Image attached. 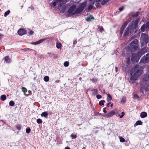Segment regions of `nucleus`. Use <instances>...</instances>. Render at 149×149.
<instances>
[{
    "mask_svg": "<svg viewBox=\"0 0 149 149\" xmlns=\"http://www.w3.org/2000/svg\"><path fill=\"white\" fill-rule=\"evenodd\" d=\"M141 73V71L139 70V65H135L131 71V79L133 80H136L137 78L140 76Z\"/></svg>",
    "mask_w": 149,
    "mask_h": 149,
    "instance_id": "obj_1",
    "label": "nucleus"
},
{
    "mask_svg": "<svg viewBox=\"0 0 149 149\" xmlns=\"http://www.w3.org/2000/svg\"><path fill=\"white\" fill-rule=\"evenodd\" d=\"M76 8V6L75 5L72 6L69 9L68 13L73 15H75L79 13L82 10V9L80 8H78L77 9Z\"/></svg>",
    "mask_w": 149,
    "mask_h": 149,
    "instance_id": "obj_2",
    "label": "nucleus"
},
{
    "mask_svg": "<svg viewBox=\"0 0 149 149\" xmlns=\"http://www.w3.org/2000/svg\"><path fill=\"white\" fill-rule=\"evenodd\" d=\"M138 43V40L137 39H135L131 43L130 49L133 51L137 49Z\"/></svg>",
    "mask_w": 149,
    "mask_h": 149,
    "instance_id": "obj_3",
    "label": "nucleus"
},
{
    "mask_svg": "<svg viewBox=\"0 0 149 149\" xmlns=\"http://www.w3.org/2000/svg\"><path fill=\"white\" fill-rule=\"evenodd\" d=\"M141 45H142V43L147 44L148 42V36L146 34L143 33L141 36Z\"/></svg>",
    "mask_w": 149,
    "mask_h": 149,
    "instance_id": "obj_4",
    "label": "nucleus"
},
{
    "mask_svg": "<svg viewBox=\"0 0 149 149\" xmlns=\"http://www.w3.org/2000/svg\"><path fill=\"white\" fill-rule=\"evenodd\" d=\"M68 0H57L56 1L52 3V6L54 7L56 6V4H58L60 6H61L63 3H66Z\"/></svg>",
    "mask_w": 149,
    "mask_h": 149,
    "instance_id": "obj_5",
    "label": "nucleus"
},
{
    "mask_svg": "<svg viewBox=\"0 0 149 149\" xmlns=\"http://www.w3.org/2000/svg\"><path fill=\"white\" fill-rule=\"evenodd\" d=\"M116 113L113 110H112L107 114H104L103 116L107 118H109L114 115Z\"/></svg>",
    "mask_w": 149,
    "mask_h": 149,
    "instance_id": "obj_6",
    "label": "nucleus"
},
{
    "mask_svg": "<svg viewBox=\"0 0 149 149\" xmlns=\"http://www.w3.org/2000/svg\"><path fill=\"white\" fill-rule=\"evenodd\" d=\"M149 23L147 22L146 24H144L141 27V31H148L149 29Z\"/></svg>",
    "mask_w": 149,
    "mask_h": 149,
    "instance_id": "obj_7",
    "label": "nucleus"
},
{
    "mask_svg": "<svg viewBox=\"0 0 149 149\" xmlns=\"http://www.w3.org/2000/svg\"><path fill=\"white\" fill-rule=\"evenodd\" d=\"M149 61V54H147L146 56H144L141 60V61L143 63H146Z\"/></svg>",
    "mask_w": 149,
    "mask_h": 149,
    "instance_id": "obj_8",
    "label": "nucleus"
},
{
    "mask_svg": "<svg viewBox=\"0 0 149 149\" xmlns=\"http://www.w3.org/2000/svg\"><path fill=\"white\" fill-rule=\"evenodd\" d=\"M26 33L27 32L26 31L23 29H20L18 31V34L21 36L23 35Z\"/></svg>",
    "mask_w": 149,
    "mask_h": 149,
    "instance_id": "obj_9",
    "label": "nucleus"
},
{
    "mask_svg": "<svg viewBox=\"0 0 149 149\" xmlns=\"http://www.w3.org/2000/svg\"><path fill=\"white\" fill-rule=\"evenodd\" d=\"M46 39V38L42 39L36 42H32L31 44L33 45H36L40 44Z\"/></svg>",
    "mask_w": 149,
    "mask_h": 149,
    "instance_id": "obj_10",
    "label": "nucleus"
},
{
    "mask_svg": "<svg viewBox=\"0 0 149 149\" xmlns=\"http://www.w3.org/2000/svg\"><path fill=\"white\" fill-rule=\"evenodd\" d=\"M93 19V16L89 15L86 18V19L87 21H90L92 19Z\"/></svg>",
    "mask_w": 149,
    "mask_h": 149,
    "instance_id": "obj_11",
    "label": "nucleus"
},
{
    "mask_svg": "<svg viewBox=\"0 0 149 149\" xmlns=\"http://www.w3.org/2000/svg\"><path fill=\"white\" fill-rule=\"evenodd\" d=\"M147 116V113L145 112H142L140 114V116L142 118H146Z\"/></svg>",
    "mask_w": 149,
    "mask_h": 149,
    "instance_id": "obj_12",
    "label": "nucleus"
},
{
    "mask_svg": "<svg viewBox=\"0 0 149 149\" xmlns=\"http://www.w3.org/2000/svg\"><path fill=\"white\" fill-rule=\"evenodd\" d=\"M4 60L6 63H9L11 61V59L8 56H6L4 58Z\"/></svg>",
    "mask_w": 149,
    "mask_h": 149,
    "instance_id": "obj_13",
    "label": "nucleus"
},
{
    "mask_svg": "<svg viewBox=\"0 0 149 149\" xmlns=\"http://www.w3.org/2000/svg\"><path fill=\"white\" fill-rule=\"evenodd\" d=\"M127 25V24L126 23H125L121 27V31L120 33H123L124 29L125 28Z\"/></svg>",
    "mask_w": 149,
    "mask_h": 149,
    "instance_id": "obj_14",
    "label": "nucleus"
},
{
    "mask_svg": "<svg viewBox=\"0 0 149 149\" xmlns=\"http://www.w3.org/2000/svg\"><path fill=\"white\" fill-rule=\"evenodd\" d=\"M107 101L108 102L111 101L112 100V97L109 94H107Z\"/></svg>",
    "mask_w": 149,
    "mask_h": 149,
    "instance_id": "obj_15",
    "label": "nucleus"
},
{
    "mask_svg": "<svg viewBox=\"0 0 149 149\" xmlns=\"http://www.w3.org/2000/svg\"><path fill=\"white\" fill-rule=\"evenodd\" d=\"M87 4V2L86 1L82 3L81 6L79 8H81L82 9V10L84 9V8L86 7Z\"/></svg>",
    "mask_w": 149,
    "mask_h": 149,
    "instance_id": "obj_16",
    "label": "nucleus"
},
{
    "mask_svg": "<svg viewBox=\"0 0 149 149\" xmlns=\"http://www.w3.org/2000/svg\"><path fill=\"white\" fill-rule=\"evenodd\" d=\"M6 97L5 95H2L0 97V99L1 100L4 101L6 100Z\"/></svg>",
    "mask_w": 149,
    "mask_h": 149,
    "instance_id": "obj_17",
    "label": "nucleus"
},
{
    "mask_svg": "<svg viewBox=\"0 0 149 149\" xmlns=\"http://www.w3.org/2000/svg\"><path fill=\"white\" fill-rule=\"evenodd\" d=\"M90 1L91 3V4L88 6V9L89 10H91L93 8V6L94 4V2H93V0H90Z\"/></svg>",
    "mask_w": 149,
    "mask_h": 149,
    "instance_id": "obj_18",
    "label": "nucleus"
},
{
    "mask_svg": "<svg viewBox=\"0 0 149 149\" xmlns=\"http://www.w3.org/2000/svg\"><path fill=\"white\" fill-rule=\"evenodd\" d=\"M48 115V113L47 112H42L41 114V116L46 117Z\"/></svg>",
    "mask_w": 149,
    "mask_h": 149,
    "instance_id": "obj_19",
    "label": "nucleus"
},
{
    "mask_svg": "<svg viewBox=\"0 0 149 149\" xmlns=\"http://www.w3.org/2000/svg\"><path fill=\"white\" fill-rule=\"evenodd\" d=\"M43 79L45 81L47 82L49 80V77L47 76H46L44 77Z\"/></svg>",
    "mask_w": 149,
    "mask_h": 149,
    "instance_id": "obj_20",
    "label": "nucleus"
},
{
    "mask_svg": "<svg viewBox=\"0 0 149 149\" xmlns=\"http://www.w3.org/2000/svg\"><path fill=\"white\" fill-rule=\"evenodd\" d=\"M144 79L146 81L149 80V74H147L145 75L144 77Z\"/></svg>",
    "mask_w": 149,
    "mask_h": 149,
    "instance_id": "obj_21",
    "label": "nucleus"
},
{
    "mask_svg": "<svg viewBox=\"0 0 149 149\" xmlns=\"http://www.w3.org/2000/svg\"><path fill=\"white\" fill-rule=\"evenodd\" d=\"M56 47L57 48L60 49L61 47V44L60 43L57 42L56 44Z\"/></svg>",
    "mask_w": 149,
    "mask_h": 149,
    "instance_id": "obj_22",
    "label": "nucleus"
},
{
    "mask_svg": "<svg viewBox=\"0 0 149 149\" xmlns=\"http://www.w3.org/2000/svg\"><path fill=\"white\" fill-rule=\"evenodd\" d=\"M129 28L127 27L126 29V30L125 32L124 35L125 36L127 35L129 33Z\"/></svg>",
    "mask_w": 149,
    "mask_h": 149,
    "instance_id": "obj_23",
    "label": "nucleus"
},
{
    "mask_svg": "<svg viewBox=\"0 0 149 149\" xmlns=\"http://www.w3.org/2000/svg\"><path fill=\"white\" fill-rule=\"evenodd\" d=\"M142 124V122L141 120H138L137 121L135 124V125H141Z\"/></svg>",
    "mask_w": 149,
    "mask_h": 149,
    "instance_id": "obj_24",
    "label": "nucleus"
},
{
    "mask_svg": "<svg viewBox=\"0 0 149 149\" xmlns=\"http://www.w3.org/2000/svg\"><path fill=\"white\" fill-rule=\"evenodd\" d=\"M126 101V98L125 97H122V100H121V102L122 103H124Z\"/></svg>",
    "mask_w": 149,
    "mask_h": 149,
    "instance_id": "obj_25",
    "label": "nucleus"
},
{
    "mask_svg": "<svg viewBox=\"0 0 149 149\" xmlns=\"http://www.w3.org/2000/svg\"><path fill=\"white\" fill-rule=\"evenodd\" d=\"M92 93L93 95H95L97 94V90L96 89H93L92 90Z\"/></svg>",
    "mask_w": 149,
    "mask_h": 149,
    "instance_id": "obj_26",
    "label": "nucleus"
},
{
    "mask_svg": "<svg viewBox=\"0 0 149 149\" xmlns=\"http://www.w3.org/2000/svg\"><path fill=\"white\" fill-rule=\"evenodd\" d=\"M15 103L14 102L12 101H10L9 103V104L10 106H13L15 105Z\"/></svg>",
    "mask_w": 149,
    "mask_h": 149,
    "instance_id": "obj_27",
    "label": "nucleus"
},
{
    "mask_svg": "<svg viewBox=\"0 0 149 149\" xmlns=\"http://www.w3.org/2000/svg\"><path fill=\"white\" fill-rule=\"evenodd\" d=\"M105 101L104 100H102L99 102V105L100 106H102L104 105V103Z\"/></svg>",
    "mask_w": 149,
    "mask_h": 149,
    "instance_id": "obj_28",
    "label": "nucleus"
},
{
    "mask_svg": "<svg viewBox=\"0 0 149 149\" xmlns=\"http://www.w3.org/2000/svg\"><path fill=\"white\" fill-rule=\"evenodd\" d=\"M10 13V11L9 10H8L6 12H5L4 13V16L6 17Z\"/></svg>",
    "mask_w": 149,
    "mask_h": 149,
    "instance_id": "obj_29",
    "label": "nucleus"
},
{
    "mask_svg": "<svg viewBox=\"0 0 149 149\" xmlns=\"http://www.w3.org/2000/svg\"><path fill=\"white\" fill-rule=\"evenodd\" d=\"M125 115V112L123 111L121 112V115H118V116L120 118H122Z\"/></svg>",
    "mask_w": 149,
    "mask_h": 149,
    "instance_id": "obj_30",
    "label": "nucleus"
},
{
    "mask_svg": "<svg viewBox=\"0 0 149 149\" xmlns=\"http://www.w3.org/2000/svg\"><path fill=\"white\" fill-rule=\"evenodd\" d=\"M120 141L121 142H125V140L124 138L123 137H120L119 138Z\"/></svg>",
    "mask_w": 149,
    "mask_h": 149,
    "instance_id": "obj_31",
    "label": "nucleus"
},
{
    "mask_svg": "<svg viewBox=\"0 0 149 149\" xmlns=\"http://www.w3.org/2000/svg\"><path fill=\"white\" fill-rule=\"evenodd\" d=\"M37 122L38 124L41 123H42V121L41 119L39 118L37 120Z\"/></svg>",
    "mask_w": 149,
    "mask_h": 149,
    "instance_id": "obj_32",
    "label": "nucleus"
},
{
    "mask_svg": "<svg viewBox=\"0 0 149 149\" xmlns=\"http://www.w3.org/2000/svg\"><path fill=\"white\" fill-rule=\"evenodd\" d=\"M69 63L68 62L66 61L64 63V65L65 67H67L69 65Z\"/></svg>",
    "mask_w": 149,
    "mask_h": 149,
    "instance_id": "obj_33",
    "label": "nucleus"
},
{
    "mask_svg": "<svg viewBox=\"0 0 149 149\" xmlns=\"http://www.w3.org/2000/svg\"><path fill=\"white\" fill-rule=\"evenodd\" d=\"M16 127L17 129L19 130H20L21 129V127L19 125H17L16 126Z\"/></svg>",
    "mask_w": 149,
    "mask_h": 149,
    "instance_id": "obj_34",
    "label": "nucleus"
},
{
    "mask_svg": "<svg viewBox=\"0 0 149 149\" xmlns=\"http://www.w3.org/2000/svg\"><path fill=\"white\" fill-rule=\"evenodd\" d=\"M22 90L24 93H26L27 91L26 89L24 87L22 88Z\"/></svg>",
    "mask_w": 149,
    "mask_h": 149,
    "instance_id": "obj_35",
    "label": "nucleus"
},
{
    "mask_svg": "<svg viewBox=\"0 0 149 149\" xmlns=\"http://www.w3.org/2000/svg\"><path fill=\"white\" fill-rule=\"evenodd\" d=\"M31 131V129L29 128H26V133H29Z\"/></svg>",
    "mask_w": 149,
    "mask_h": 149,
    "instance_id": "obj_36",
    "label": "nucleus"
},
{
    "mask_svg": "<svg viewBox=\"0 0 149 149\" xmlns=\"http://www.w3.org/2000/svg\"><path fill=\"white\" fill-rule=\"evenodd\" d=\"M71 137L72 139H73V138L75 139L77 137V135H74L73 134H72L71 135Z\"/></svg>",
    "mask_w": 149,
    "mask_h": 149,
    "instance_id": "obj_37",
    "label": "nucleus"
},
{
    "mask_svg": "<svg viewBox=\"0 0 149 149\" xmlns=\"http://www.w3.org/2000/svg\"><path fill=\"white\" fill-rule=\"evenodd\" d=\"M133 97L135 99H137L139 98L138 96L136 94L134 95Z\"/></svg>",
    "mask_w": 149,
    "mask_h": 149,
    "instance_id": "obj_38",
    "label": "nucleus"
},
{
    "mask_svg": "<svg viewBox=\"0 0 149 149\" xmlns=\"http://www.w3.org/2000/svg\"><path fill=\"white\" fill-rule=\"evenodd\" d=\"M139 22V21L138 20H136L135 21L134 24H135V26H136L137 24H138Z\"/></svg>",
    "mask_w": 149,
    "mask_h": 149,
    "instance_id": "obj_39",
    "label": "nucleus"
},
{
    "mask_svg": "<svg viewBox=\"0 0 149 149\" xmlns=\"http://www.w3.org/2000/svg\"><path fill=\"white\" fill-rule=\"evenodd\" d=\"M142 52H143V51H141L140 52H139L138 53V56H141L143 54H144L145 53V52H143V53H142V54H141V55H140V53H142Z\"/></svg>",
    "mask_w": 149,
    "mask_h": 149,
    "instance_id": "obj_40",
    "label": "nucleus"
},
{
    "mask_svg": "<svg viewBox=\"0 0 149 149\" xmlns=\"http://www.w3.org/2000/svg\"><path fill=\"white\" fill-rule=\"evenodd\" d=\"M96 97L97 99H100L102 97V96L101 95H98L96 96Z\"/></svg>",
    "mask_w": 149,
    "mask_h": 149,
    "instance_id": "obj_41",
    "label": "nucleus"
},
{
    "mask_svg": "<svg viewBox=\"0 0 149 149\" xmlns=\"http://www.w3.org/2000/svg\"><path fill=\"white\" fill-rule=\"evenodd\" d=\"M95 5L97 7H98L100 6V4L99 2L96 3L95 4Z\"/></svg>",
    "mask_w": 149,
    "mask_h": 149,
    "instance_id": "obj_42",
    "label": "nucleus"
},
{
    "mask_svg": "<svg viewBox=\"0 0 149 149\" xmlns=\"http://www.w3.org/2000/svg\"><path fill=\"white\" fill-rule=\"evenodd\" d=\"M33 33V32L32 31H31L29 32V33L30 35H32Z\"/></svg>",
    "mask_w": 149,
    "mask_h": 149,
    "instance_id": "obj_43",
    "label": "nucleus"
},
{
    "mask_svg": "<svg viewBox=\"0 0 149 149\" xmlns=\"http://www.w3.org/2000/svg\"><path fill=\"white\" fill-rule=\"evenodd\" d=\"M139 13L138 12H136L135 14H134L133 15V16L134 17L137 16L138 15Z\"/></svg>",
    "mask_w": 149,
    "mask_h": 149,
    "instance_id": "obj_44",
    "label": "nucleus"
},
{
    "mask_svg": "<svg viewBox=\"0 0 149 149\" xmlns=\"http://www.w3.org/2000/svg\"><path fill=\"white\" fill-rule=\"evenodd\" d=\"M124 8L123 7H121L119 8V9L120 10V11H121L123 10Z\"/></svg>",
    "mask_w": 149,
    "mask_h": 149,
    "instance_id": "obj_45",
    "label": "nucleus"
},
{
    "mask_svg": "<svg viewBox=\"0 0 149 149\" xmlns=\"http://www.w3.org/2000/svg\"><path fill=\"white\" fill-rule=\"evenodd\" d=\"M105 109L106 108H104L103 109V111L104 113H105V114H107V111Z\"/></svg>",
    "mask_w": 149,
    "mask_h": 149,
    "instance_id": "obj_46",
    "label": "nucleus"
},
{
    "mask_svg": "<svg viewBox=\"0 0 149 149\" xmlns=\"http://www.w3.org/2000/svg\"><path fill=\"white\" fill-rule=\"evenodd\" d=\"M134 56H135V54H132V60H133L134 57Z\"/></svg>",
    "mask_w": 149,
    "mask_h": 149,
    "instance_id": "obj_47",
    "label": "nucleus"
},
{
    "mask_svg": "<svg viewBox=\"0 0 149 149\" xmlns=\"http://www.w3.org/2000/svg\"><path fill=\"white\" fill-rule=\"evenodd\" d=\"M100 31L101 32H102L103 31V28H101L100 29Z\"/></svg>",
    "mask_w": 149,
    "mask_h": 149,
    "instance_id": "obj_48",
    "label": "nucleus"
},
{
    "mask_svg": "<svg viewBox=\"0 0 149 149\" xmlns=\"http://www.w3.org/2000/svg\"><path fill=\"white\" fill-rule=\"evenodd\" d=\"M110 104V103L109 102V103H108L107 105H106V106L107 107H109V104Z\"/></svg>",
    "mask_w": 149,
    "mask_h": 149,
    "instance_id": "obj_49",
    "label": "nucleus"
},
{
    "mask_svg": "<svg viewBox=\"0 0 149 149\" xmlns=\"http://www.w3.org/2000/svg\"><path fill=\"white\" fill-rule=\"evenodd\" d=\"M2 36V35L0 33V39H1Z\"/></svg>",
    "mask_w": 149,
    "mask_h": 149,
    "instance_id": "obj_50",
    "label": "nucleus"
},
{
    "mask_svg": "<svg viewBox=\"0 0 149 149\" xmlns=\"http://www.w3.org/2000/svg\"><path fill=\"white\" fill-rule=\"evenodd\" d=\"M65 149H71L69 147H65Z\"/></svg>",
    "mask_w": 149,
    "mask_h": 149,
    "instance_id": "obj_51",
    "label": "nucleus"
},
{
    "mask_svg": "<svg viewBox=\"0 0 149 149\" xmlns=\"http://www.w3.org/2000/svg\"><path fill=\"white\" fill-rule=\"evenodd\" d=\"M113 104H111V107H113Z\"/></svg>",
    "mask_w": 149,
    "mask_h": 149,
    "instance_id": "obj_52",
    "label": "nucleus"
},
{
    "mask_svg": "<svg viewBox=\"0 0 149 149\" xmlns=\"http://www.w3.org/2000/svg\"><path fill=\"white\" fill-rule=\"evenodd\" d=\"M32 7H31V8L32 9Z\"/></svg>",
    "mask_w": 149,
    "mask_h": 149,
    "instance_id": "obj_53",
    "label": "nucleus"
},
{
    "mask_svg": "<svg viewBox=\"0 0 149 149\" xmlns=\"http://www.w3.org/2000/svg\"><path fill=\"white\" fill-rule=\"evenodd\" d=\"M148 45H149V43Z\"/></svg>",
    "mask_w": 149,
    "mask_h": 149,
    "instance_id": "obj_54",
    "label": "nucleus"
}]
</instances>
